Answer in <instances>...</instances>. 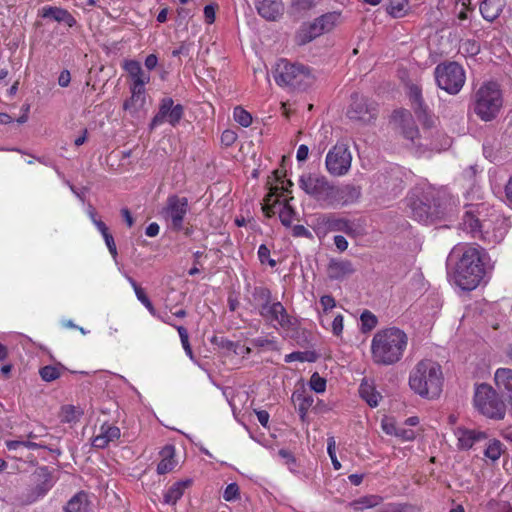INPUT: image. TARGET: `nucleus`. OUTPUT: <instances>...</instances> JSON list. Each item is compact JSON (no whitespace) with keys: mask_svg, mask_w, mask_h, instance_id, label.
I'll use <instances>...</instances> for the list:
<instances>
[{"mask_svg":"<svg viewBox=\"0 0 512 512\" xmlns=\"http://www.w3.org/2000/svg\"><path fill=\"white\" fill-rule=\"evenodd\" d=\"M407 334L397 328L389 327L377 331L371 340V357L375 364L390 366L398 363L407 348Z\"/></svg>","mask_w":512,"mask_h":512,"instance_id":"nucleus-1","label":"nucleus"},{"mask_svg":"<svg viewBox=\"0 0 512 512\" xmlns=\"http://www.w3.org/2000/svg\"><path fill=\"white\" fill-rule=\"evenodd\" d=\"M488 258L486 250L479 245L465 246L456 266V284L462 290L475 289L485 276Z\"/></svg>","mask_w":512,"mask_h":512,"instance_id":"nucleus-2","label":"nucleus"},{"mask_svg":"<svg viewBox=\"0 0 512 512\" xmlns=\"http://www.w3.org/2000/svg\"><path fill=\"white\" fill-rule=\"evenodd\" d=\"M441 366L430 359L419 361L409 374V386L419 396L434 399L440 396L443 388Z\"/></svg>","mask_w":512,"mask_h":512,"instance_id":"nucleus-3","label":"nucleus"},{"mask_svg":"<svg viewBox=\"0 0 512 512\" xmlns=\"http://www.w3.org/2000/svg\"><path fill=\"white\" fill-rule=\"evenodd\" d=\"M503 106L500 85L495 81L483 82L471 97L470 109L484 122L497 118Z\"/></svg>","mask_w":512,"mask_h":512,"instance_id":"nucleus-4","label":"nucleus"},{"mask_svg":"<svg viewBox=\"0 0 512 512\" xmlns=\"http://www.w3.org/2000/svg\"><path fill=\"white\" fill-rule=\"evenodd\" d=\"M462 224L464 230L470 233L473 238H478L488 243L501 242L509 227L507 220L500 215L480 220L470 211L464 214Z\"/></svg>","mask_w":512,"mask_h":512,"instance_id":"nucleus-5","label":"nucleus"},{"mask_svg":"<svg viewBox=\"0 0 512 512\" xmlns=\"http://www.w3.org/2000/svg\"><path fill=\"white\" fill-rule=\"evenodd\" d=\"M430 196L433 204L427 203L423 199H416L410 204L412 217L425 224L443 218L445 215L452 212L455 206V201L446 190L431 192Z\"/></svg>","mask_w":512,"mask_h":512,"instance_id":"nucleus-6","label":"nucleus"},{"mask_svg":"<svg viewBox=\"0 0 512 512\" xmlns=\"http://www.w3.org/2000/svg\"><path fill=\"white\" fill-rule=\"evenodd\" d=\"M273 77L277 85L292 90H304L314 81L309 67L300 63H291L286 59H279L276 62Z\"/></svg>","mask_w":512,"mask_h":512,"instance_id":"nucleus-7","label":"nucleus"},{"mask_svg":"<svg viewBox=\"0 0 512 512\" xmlns=\"http://www.w3.org/2000/svg\"><path fill=\"white\" fill-rule=\"evenodd\" d=\"M271 291L263 286H257L252 291V305L259 315L266 321L276 322L282 328H289L292 325L291 317L288 315L281 302H272Z\"/></svg>","mask_w":512,"mask_h":512,"instance_id":"nucleus-8","label":"nucleus"},{"mask_svg":"<svg viewBox=\"0 0 512 512\" xmlns=\"http://www.w3.org/2000/svg\"><path fill=\"white\" fill-rule=\"evenodd\" d=\"M473 405L482 416L488 419L500 421L505 418L506 404L498 392L486 383L476 385Z\"/></svg>","mask_w":512,"mask_h":512,"instance_id":"nucleus-9","label":"nucleus"},{"mask_svg":"<svg viewBox=\"0 0 512 512\" xmlns=\"http://www.w3.org/2000/svg\"><path fill=\"white\" fill-rule=\"evenodd\" d=\"M437 86L448 94H458L466 81L464 68L457 62H444L435 67Z\"/></svg>","mask_w":512,"mask_h":512,"instance_id":"nucleus-10","label":"nucleus"},{"mask_svg":"<svg viewBox=\"0 0 512 512\" xmlns=\"http://www.w3.org/2000/svg\"><path fill=\"white\" fill-rule=\"evenodd\" d=\"M346 115L357 125H369L377 118V104L373 100L355 93L351 96V103L347 109Z\"/></svg>","mask_w":512,"mask_h":512,"instance_id":"nucleus-11","label":"nucleus"},{"mask_svg":"<svg viewBox=\"0 0 512 512\" xmlns=\"http://www.w3.org/2000/svg\"><path fill=\"white\" fill-rule=\"evenodd\" d=\"M58 477L56 470L48 466L37 467L31 474V487L27 496L29 503L43 498L55 485Z\"/></svg>","mask_w":512,"mask_h":512,"instance_id":"nucleus-12","label":"nucleus"},{"mask_svg":"<svg viewBox=\"0 0 512 512\" xmlns=\"http://www.w3.org/2000/svg\"><path fill=\"white\" fill-rule=\"evenodd\" d=\"M331 184L323 175L307 173L299 178V187L323 207H328Z\"/></svg>","mask_w":512,"mask_h":512,"instance_id":"nucleus-13","label":"nucleus"},{"mask_svg":"<svg viewBox=\"0 0 512 512\" xmlns=\"http://www.w3.org/2000/svg\"><path fill=\"white\" fill-rule=\"evenodd\" d=\"M352 155L346 143L334 145L327 153L325 159L326 169L333 176H343L351 168Z\"/></svg>","mask_w":512,"mask_h":512,"instance_id":"nucleus-14","label":"nucleus"},{"mask_svg":"<svg viewBox=\"0 0 512 512\" xmlns=\"http://www.w3.org/2000/svg\"><path fill=\"white\" fill-rule=\"evenodd\" d=\"M383 498L379 495H364L349 503V507L355 512H363L376 508L374 512H412L413 506L402 503H388L380 506Z\"/></svg>","mask_w":512,"mask_h":512,"instance_id":"nucleus-15","label":"nucleus"},{"mask_svg":"<svg viewBox=\"0 0 512 512\" xmlns=\"http://www.w3.org/2000/svg\"><path fill=\"white\" fill-rule=\"evenodd\" d=\"M188 200L186 197L171 195L167 198L162 215L174 231H181L184 227V218L188 212Z\"/></svg>","mask_w":512,"mask_h":512,"instance_id":"nucleus-16","label":"nucleus"},{"mask_svg":"<svg viewBox=\"0 0 512 512\" xmlns=\"http://www.w3.org/2000/svg\"><path fill=\"white\" fill-rule=\"evenodd\" d=\"M316 234H327L328 232H344L348 236H355L356 229L354 224L345 219L339 218L334 214H321L316 217L314 222Z\"/></svg>","mask_w":512,"mask_h":512,"instance_id":"nucleus-17","label":"nucleus"},{"mask_svg":"<svg viewBox=\"0 0 512 512\" xmlns=\"http://www.w3.org/2000/svg\"><path fill=\"white\" fill-rule=\"evenodd\" d=\"M184 115V107L181 104H175L170 97H164L159 104V110L152 118L150 128L154 129L164 122L176 126Z\"/></svg>","mask_w":512,"mask_h":512,"instance_id":"nucleus-18","label":"nucleus"},{"mask_svg":"<svg viewBox=\"0 0 512 512\" xmlns=\"http://www.w3.org/2000/svg\"><path fill=\"white\" fill-rule=\"evenodd\" d=\"M402 171L399 167H391L385 171H379L373 177L375 190L380 193L396 194L402 188Z\"/></svg>","mask_w":512,"mask_h":512,"instance_id":"nucleus-19","label":"nucleus"},{"mask_svg":"<svg viewBox=\"0 0 512 512\" xmlns=\"http://www.w3.org/2000/svg\"><path fill=\"white\" fill-rule=\"evenodd\" d=\"M361 196L360 186L353 184L334 185L331 184L328 207L336 208L353 204Z\"/></svg>","mask_w":512,"mask_h":512,"instance_id":"nucleus-20","label":"nucleus"},{"mask_svg":"<svg viewBox=\"0 0 512 512\" xmlns=\"http://www.w3.org/2000/svg\"><path fill=\"white\" fill-rule=\"evenodd\" d=\"M409 97L418 120L425 128L434 127L437 119L429 113L427 106L424 104L421 89L416 85H412L409 88Z\"/></svg>","mask_w":512,"mask_h":512,"instance_id":"nucleus-21","label":"nucleus"},{"mask_svg":"<svg viewBox=\"0 0 512 512\" xmlns=\"http://www.w3.org/2000/svg\"><path fill=\"white\" fill-rule=\"evenodd\" d=\"M393 120L401 128V133L406 139L410 140L415 145H421L417 142L419 130L408 110L400 109L394 111Z\"/></svg>","mask_w":512,"mask_h":512,"instance_id":"nucleus-22","label":"nucleus"},{"mask_svg":"<svg viewBox=\"0 0 512 512\" xmlns=\"http://www.w3.org/2000/svg\"><path fill=\"white\" fill-rule=\"evenodd\" d=\"M258 14L267 21H277L284 13L281 0H254Z\"/></svg>","mask_w":512,"mask_h":512,"instance_id":"nucleus-23","label":"nucleus"},{"mask_svg":"<svg viewBox=\"0 0 512 512\" xmlns=\"http://www.w3.org/2000/svg\"><path fill=\"white\" fill-rule=\"evenodd\" d=\"M454 434L458 440V448L462 450H468L472 448L476 442L487 439V434L484 431L464 427L456 428Z\"/></svg>","mask_w":512,"mask_h":512,"instance_id":"nucleus-24","label":"nucleus"},{"mask_svg":"<svg viewBox=\"0 0 512 512\" xmlns=\"http://www.w3.org/2000/svg\"><path fill=\"white\" fill-rule=\"evenodd\" d=\"M355 271L353 263L347 259H331L327 266V275L332 280H342Z\"/></svg>","mask_w":512,"mask_h":512,"instance_id":"nucleus-25","label":"nucleus"},{"mask_svg":"<svg viewBox=\"0 0 512 512\" xmlns=\"http://www.w3.org/2000/svg\"><path fill=\"white\" fill-rule=\"evenodd\" d=\"M6 448L9 451H17L20 448H26L29 450H35V449H46L51 453H55L57 455H60L62 452L56 446L55 443H45L43 440H40L39 442H34L28 440H7L5 441Z\"/></svg>","mask_w":512,"mask_h":512,"instance_id":"nucleus-26","label":"nucleus"},{"mask_svg":"<svg viewBox=\"0 0 512 512\" xmlns=\"http://www.w3.org/2000/svg\"><path fill=\"white\" fill-rule=\"evenodd\" d=\"M121 432L117 426L103 424L100 427V432L94 437L92 445L95 448L104 449L110 442H114L120 438Z\"/></svg>","mask_w":512,"mask_h":512,"instance_id":"nucleus-27","label":"nucleus"},{"mask_svg":"<svg viewBox=\"0 0 512 512\" xmlns=\"http://www.w3.org/2000/svg\"><path fill=\"white\" fill-rule=\"evenodd\" d=\"M131 96L123 104V109L131 115L142 110L146 103V89L130 88Z\"/></svg>","mask_w":512,"mask_h":512,"instance_id":"nucleus-28","label":"nucleus"},{"mask_svg":"<svg viewBox=\"0 0 512 512\" xmlns=\"http://www.w3.org/2000/svg\"><path fill=\"white\" fill-rule=\"evenodd\" d=\"M506 6V0H483L480 4V13L482 17L493 22L502 13Z\"/></svg>","mask_w":512,"mask_h":512,"instance_id":"nucleus-29","label":"nucleus"},{"mask_svg":"<svg viewBox=\"0 0 512 512\" xmlns=\"http://www.w3.org/2000/svg\"><path fill=\"white\" fill-rule=\"evenodd\" d=\"M161 460L157 465V473L164 475L171 472L177 461L175 460V447L173 445L164 446L159 452Z\"/></svg>","mask_w":512,"mask_h":512,"instance_id":"nucleus-30","label":"nucleus"},{"mask_svg":"<svg viewBox=\"0 0 512 512\" xmlns=\"http://www.w3.org/2000/svg\"><path fill=\"white\" fill-rule=\"evenodd\" d=\"M495 384L502 393L507 397L512 394V369L498 368L494 375Z\"/></svg>","mask_w":512,"mask_h":512,"instance_id":"nucleus-31","label":"nucleus"},{"mask_svg":"<svg viewBox=\"0 0 512 512\" xmlns=\"http://www.w3.org/2000/svg\"><path fill=\"white\" fill-rule=\"evenodd\" d=\"M190 479L180 480L173 483L163 495L164 503L175 505L183 496L185 490L191 485Z\"/></svg>","mask_w":512,"mask_h":512,"instance_id":"nucleus-32","label":"nucleus"},{"mask_svg":"<svg viewBox=\"0 0 512 512\" xmlns=\"http://www.w3.org/2000/svg\"><path fill=\"white\" fill-rule=\"evenodd\" d=\"M42 16L44 18H51L56 22H63L69 27H73L76 24V19L71 15L69 11L60 7L48 6L43 8Z\"/></svg>","mask_w":512,"mask_h":512,"instance_id":"nucleus-33","label":"nucleus"},{"mask_svg":"<svg viewBox=\"0 0 512 512\" xmlns=\"http://www.w3.org/2000/svg\"><path fill=\"white\" fill-rule=\"evenodd\" d=\"M322 34L315 20L303 23L296 34L297 43L300 45L307 44Z\"/></svg>","mask_w":512,"mask_h":512,"instance_id":"nucleus-34","label":"nucleus"},{"mask_svg":"<svg viewBox=\"0 0 512 512\" xmlns=\"http://www.w3.org/2000/svg\"><path fill=\"white\" fill-rule=\"evenodd\" d=\"M359 393L363 400L371 407H376L379 404L381 395L375 390V388L367 381H363L359 387Z\"/></svg>","mask_w":512,"mask_h":512,"instance_id":"nucleus-35","label":"nucleus"},{"mask_svg":"<svg viewBox=\"0 0 512 512\" xmlns=\"http://www.w3.org/2000/svg\"><path fill=\"white\" fill-rule=\"evenodd\" d=\"M65 512H88V496L84 492L74 495L67 503Z\"/></svg>","mask_w":512,"mask_h":512,"instance_id":"nucleus-36","label":"nucleus"},{"mask_svg":"<svg viewBox=\"0 0 512 512\" xmlns=\"http://www.w3.org/2000/svg\"><path fill=\"white\" fill-rule=\"evenodd\" d=\"M293 400L298 405V412L302 419L306 416L309 408L313 405L314 399L312 395L307 394L305 391L294 392Z\"/></svg>","mask_w":512,"mask_h":512,"instance_id":"nucleus-37","label":"nucleus"},{"mask_svg":"<svg viewBox=\"0 0 512 512\" xmlns=\"http://www.w3.org/2000/svg\"><path fill=\"white\" fill-rule=\"evenodd\" d=\"M127 281L130 283L132 288L134 289L135 295L137 299L147 308L149 313L152 316H157V311L154 308L152 302L144 292V290L137 284V282L130 276H126Z\"/></svg>","mask_w":512,"mask_h":512,"instance_id":"nucleus-38","label":"nucleus"},{"mask_svg":"<svg viewBox=\"0 0 512 512\" xmlns=\"http://www.w3.org/2000/svg\"><path fill=\"white\" fill-rule=\"evenodd\" d=\"M505 451L504 444L498 440V439H490L488 443L486 444V448L484 450V455L486 458L490 459L491 461L495 462L497 461L503 452Z\"/></svg>","mask_w":512,"mask_h":512,"instance_id":"nucleus-39","label":"nucleus"},{"mask_svg":"<svg viewBox=\"0 0 512 512\" xmlns=\"http://www.w3.org/2000/svg\"><path fill=\"white\" fill-rule=\"evenodd\" d=\"M408 8V0H388L386 5L387 13L394 18L406 15Z\"/></svg>","mask_w":512,"mask_h":512,"instance_id":"nucleus-40","label":"nucleus"},{"mask_svg":"<svg viewBox=\"0 0 512 512\" xmlns=\"http://www.w3.org/2000/svg\"><path fill=\"white\" fill-rule=\"evenodd\" d=\"M338 18L339 14L335 12H330L323 14L314 20L318 24V27L321 30V32L324 34L330 32L336 26Z\"/></svg>","mask_w":512,"mask_h":512,"instance_id":"nucleus-41","label":"nucleus"},{"mask_svg":"<svg viewBox=\"0 0 512 512\" xmlns=\"http://www.w3.org/2000/svg\"><path fill=\"white\" fill-rule=\"evenodd\" d=\"M280 195L281 193L279 185L271 187L269 193L266 195L264 199L265 204L263 206V211L268 217L275 213L273 208L279 202Z\"/></svg>","mask_w":512,"mask_h":512,"instance_id":"nucleus-42","label":"nucleus"},{"mask_svg":"<svg viewBox=\"0 0 512 512\" xmlns=\"http://www.w3.org/2000/svg\"><path fill=\"white\" fill-rule=\"evenodd\" d=\"M360 321H361V331L363 333L370 332L377 326V323H378L377 317L369 310H365L361 314Z\"/></svg>","mask_w":512,"mask_h":512,"instance_id":"nucleus-43","label":"nucleus"},{"mask_svg":"<svg viewBox=\"0 0 512 512\" xmlns=\"http://www.w3.org/2000/svg\"><path fill=\"white\" fill-rule=\"evenodd\" d=\"M321 0H291V10L293 13L307 12L320 3Z\"/></svg>","mask_w":512,"mask_h":512,"instance_id":"nucleus-44","label":"nucleus"},{"mask_svg":"<svg viewBox=\"0 0 512 512\" xmlns=\"http://www.w3.org/2000/svg\"><path fill=\"white\" fill-rule=\"evenodd\" d=\"M61 369H63V367L59 368L56 366L47 365L39 370V375L43 381L52 382L61 376Z\"/></svg>","mask_w":512,"mask_h":512,"instance_id":"nucleus-45","label":"nucleus"},{"mask_svg":"<svg viewBox=\"0 0 512 512\" xmlns=\"http://www.w3.org/2000/svg\"><path fill=\"white\" fill-rule=\"evenodd\" d=\"M483 154L491 162H499L502 160L500 151H499L495 141H492V142L486 141L483 144Z\"/></svg>","mask_w":512,"mask_h":512,"instance_id":"nucleus-46","label":"nucleus"},{"mask_svg":"<svg viewBox=\"0 0 512 512\" xmlns=\"http://www.w3.org/2000/svg\"><path fill=\"white\" fill-rule=\"evenodd\" d=\"M233 117L243 127H249L252 123L251 114L240 106L234 108Z\"/></svg>","mask_w":512,"mask_h":512,"instance_id":"nucleus-47","label":"nucleus"},{"mask_svg":"<svg viewBox=\"0 0 512 512\" xmlns=\"http://www.w3.org/2000/svg\"><path fill=\"white\" fill-rule=\"evenodd\" d=\"M27 438L30 439V441L37 440V439H42V438H47L48 442L44 441L45 443H55L56 445L59 442V438L54 436V435L49 434L47 432V428L44 427V426L40 427L37 432H35V431L29 432L27 434Z\"/></svg>","mask_w":512,"mask_h":512,"instance_id":"nucleus-48","label":"nucleus"},{"mask_svg":"<svg viewBox=\"0 0 512 512\" xmlns=\"http://www.w3.org/2000/svg\"><path fill=\"white\" fill-rule=\"evenodd\" d=\"M131 78L130 88L145 89V85L150 81L149 73L141 70L140 73L134 74Z\"/></svg>","mask_w":512,"mask_h":512,"instance_id":"nucleus-49","label":"nucleus"},{"mask_svg":"<svg viewBox=\"0 0 512 512\" xmlns=\"http://www.w3.org/2000/svg\"><path fill=\"white\" fill-rule=\"evenodd\" d=\"M251 344L258 348H269L271 350L277 349V341L274 337L260 336L251 340Z\"/></svg>","mask_w":512,"mask_h":512,"instance_id":"nucleus-50","label":"nucleus"},{"mask_svg":"<svg viewBox=\"0 0 512 512\" xmlns=\"http://www.w3.org/2000/svg\"><path fill=\"white\" fill-rule=\"evenodd\" d=\"M176 329L178 331L181 344L183 346V349L185 350V353L187 356H189L190 359H193V351L189 343V334L185 327L183 326H176Z\"/></svg>","mask_w":512,"mask_h":512,"instance_id":"nucleus-51","label":"nucleus"},{"mask_svg":"<svg viewBox=\"0 0 512 512\" xmlns=\"http://www.w3.org/2000/svg\"><path fill=\"white\" fill-rule=\"evenodd\" d=\"M257 254L261 264H268L272 268L277 265V262L270 257V249L265 244L259 246Z\"/></svg>","mask_w":512,"mask_h":512,"instance_id":"nucleus-52","label":"nucleus"},{"mask_svg":"<svg viewBox=\"0 0 512 512\" xmlns=\"http://www.w3.org/2000/svg\"><path fill=\"white\" fill-rule=\"evenodd\" d=\"M309 386L316 393H323L326 390V380L315 372L310 378Z\"/></svg>","mask_w":512,"mask_h":512,"instance_id":"nucleus-53","label":"nucleus"},{"mask_svg":"<svg viewBox=\"0 0 512 512\" xmlns=\"http://www.w3.org/2000/svg\"><path fill=\"white\" fill-rule=\"evenodd\" d=\"M327 452L333 464L335 470H339L341 468V463L338 461L336 457V442L334 437H329L327 439Z\"/></svg>","mask_w":512,"mask_h":512,"instance_id":"nucleus-54","label":"nucleus"},{"mask_svg":"<svg viewBox=\"0 0 512 512\" xmlns=\"http://www.w3.org/2000/svg\"><path fill=\"white\" fill-rule=\"evenodd\" d=\"M294 211L291 209V207L286 203L282 207L279 213V218L281 223L284 226L289 227L292 223V217H293Z\"/></svg>","mask_w":512,"mask_h":512,"instance_id":"nucleus-55","label":"nucleus"},{"mask_svg":"<svg viewBox=\"0 0 512 512\" xmlns=\"http://www.w3.org/2000/svg\"><path fill=\"white\" fill-rule=\"evenodd\" d=\"M279 456L285 461V464L287 465L288 469L291 472H296V460L294 456L285 449H281L278 452Z\"/></svg>","mask_w":512,"mask_h":512,"instance_id":"nucleus-56","label":"nucleus"},{"mask_svg":"<svg viewBox=\"0 0 512 512\" xmlns=\"http://www.w3.org/2000/svg\"><path fill=\"white\" fill-rule=\"evenodd\" d=\"M238 497H239L238 485L236 483L229 484L223 493V498L226 501H233V500L238 499Z\"/></svg>","mask_w":512,"mask_h":512,"instance_id":"nucleus-57","label":"nucleus"},{"mask_svg":"<svg viewBox=\"0 0 512 512\" xmlns=\"http://www.w3.org/2000/svg\"><path fill=\"white\" fill-rule=\"evenodd\" d=\"M489 506L494 512H512V502L507 501H491Z\"/></svg>","mask_w":512,"mask_h":512,"instance_id":"nucleus-58","label":"nucleus"},{"mask_svg":"<svg viewBox=\"0 0 512 512\" xmlns=\"http://www.w3.org/2000/svg\"><path fill=\"white\" fill-rule=\"evenodd\" d=\"M123 68L129 74V77L133 76L134 74L140 73V71L143 70L141 64L136 60L126 61Z\"/></svg>","mask_w":512,"mask_h":512,"instance_id":"nucleus-59","label":"nucleus"},{"mask_svg":"<svg viewBox=\"0 0 512 512\" xmlns=\"http://www.w3.org/2000/svg\"><path fill=\"white\" fill-rule=\"evenodd\" d=\"M273 174H274L275 180L279 184H281V186H279L280 193H282L283 191H288V189L293 186V183L291 180H287V181L283 180L284 175L279 170H275L273 172Z\"/></svg>","mask_w":512,"mask_h":512,"instance_id":"nucleus-60","label":"nucleus"},{"mask_svg":"<svg viewBox=\"0 0 512 512\" xmlns=\"http://www.w3.org/2000/svg\"><path fill=\"white\" fill-rule=\"evenodd\" d=\"M292 235L294 237H304L311 239L312 233L303 225H295L292 227Z\"/></svg>","mask_w":512,"mask_h":512,"instance_id":"nucleus-61","label":"nucleus"},{"mask_svg":"<svg viewBox=\"0 0 512 512\" xmlns=\"http://www.w3.org/2000/svg\"><path fill=\"white\" fill-rule=\"evenodd\" d=\"M332 332L335 336H340L343 331V316L338 314L332 321L331 324Z\"/></svg>","mask_w":512,"mask_h":512,"instance_id":"nucleus-62","label":"nucleus"},{"mask_svg":"<svg viewBox=\"0 0 512 512\" xmlns=\"http://www.w3.org/2000/svg\"><path fill=\"white\" fill-rule=\"evenodd\" d=\"M394 436L404 440V441H410L415 438V432L411 429H406L403 427L397 428V433L394 434Z\"/></svg>","mask_w":512,"mask_h":512,"instance_id":"nucleus-63","label":"nucleus"},{"mask_svg":"<svg viewBox=\"0 0 512 512\" xmlns=\"http://www.w3.org/2000/svg\"><path fill=\"white\" fill-rule=\"evenodd\" d=\"M383 431L388 435H394L397 433L398 426L392 419H384L381 423Z\"/></svg>","mask_w":512,"mask_h":512,"instance_id":"nucleus-64","label":"nucleus"}]
</instances>
